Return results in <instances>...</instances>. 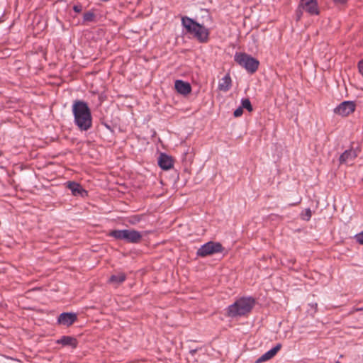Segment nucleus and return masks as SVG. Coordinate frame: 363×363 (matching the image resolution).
<instances>
[{
    "label": "nucleus",
    "instance_id": "24",
    "mask_svg": "<svg viewBox=\"0 0 363 363\" xmlns=\"http://www.w3.org/2000/svg\"><path fill=\"white\" fill-rule=\"evenodd\" d=\"M358 68L360 74L363 76V60H361L358 64Z\"/></svg>",
    "mask_w": 363,
    "mask_h": 363
},
{
    "label": "nucleus",
    "instance_id": "26",
    "mask_svg": "<svg viewBox=\"0 0 363 363\" xmlns=\"http://www.w3.org/2000/svg\"><path fill=\"white\" fill-rule=\"evenodd\" d=\"M301 13H297V18L298 19H299L301 18Z\"/></svg>",
    "mask_w": 363,
    "mask_h": 363
},
{
    "label": "nucleus",
    "instance_id": "28",
    "mask_svg": "<svg viewBox=\"0 0 363 363\" xmlns=\"http://www.w3.org/2000/svg\"><path fill=\"white\" fill-rule=\"evenodd\" d=\"M357 311H363V308H357Z\"/></svg>",
    "mask_w": 363,
    "mask_h": 363
},
{
    "label": "nucleus",
    "instance_id": "19",
    "mask_svg": "<svg viewBox=\"0 0 363 363\" xmlns=\"http://www.w3.org/2000/svg\"><path fill=\"white\" fill-rule=\"evenodd\" d=\"M94 19V14L91 11L86 12L83 16V21L85 22H91Z\"/></svg>",
    "mask_w": 363,
    "mask_h": 363
},
{
    "label": "nucleus",
    "instance_id": "27",
    "mask_svg": "<svg viewBox=\"0 0 363 363\" xmlns=\"http://www.w3.org/2000/svg\"><path fill=\"white\" fill-rule=\"evenodd\" d=\"M137 221H138V220H135L134 221H131L132 223H135Z\"/></svg>",
    "mask_w": 363,
    "mask_h": 363
},
{
    "label": "nucleus",
    "instance_id": "4",
    "mask_svg": "<svg viewBox=\"0 0 363 363\" xmlns=\"http://www.w3.org/2000/svg\"><path fill=\"white\" fill-rule=\"evenodd\" d=\"M234 60L251 74L257 70L259 65L257 60L245 52H236L234 55Z\"/></svg>",
    "mask_w": 363,
    "mask_h": 363
},
{
    "label": "nucleus",
    "instance_id": "21",
    "mask_svg": "<svg viewBox=\"0 0 363 363\" xmlns=\"http://www.w3.org/2000/svg\"><path fill=\"white\" fill-rule=\"evenodd\" d=\"M242 113H243L242 107L240 106L235 110L233 115L235 117H240L242 115Z\"/></svg>",
    "mask_w": 363,
    "mask_h": 363
},
{
    "label": "nucleus",
    "instance_id": "16",
    "mask_svg": "<svg viewBox=\"0 0 363 363\" xmlns=\"http://www.w3.org/2000/svg\"><path fill=\"white\" fill-rule=\"evenodd\" d=\"M231 78L229 74L224 76L218 83V89L223 91H228L231 87Z\"/></svg>",
    "mask_w": 363,
    "mask_h": 363
},
{
    "label": "nucleus",
    "instance_id": "7",
    "mask_svg": "<svg viewBox=\"0 0 363 363\" xmlns=\"http://www.w3.org/2000/svg\"><path fill=\"white\" fill-rule=\"evenodd\" d=\"M355 108L356 105L354 101H345L334 109V113L343 117L347 116L355 111Z\"/></svg>",
    "mask_w": 363,
    "mask_h": 363
},
{
    "label": "nucleus",
    "instance_id": "2",
    "mask_svg": "<svg viewBox=\"0 0 363 363\" xmlns=\"http://www.w3.org/2000/svg\"><path fill=\"white\" fill-rule=\"evenodd\" d=\"M182 25L186 32L192 35L199 42L201 43L208 42L209 30L204 26L188 16L182 17Z\"/></svg>",
    "mask_w": 363,
    "mask_h": 363
},
{
    "label": "nucleus",
    "instance_id": "10",
    "mask_svg": "<svg viewBox=\"0 0 363 363\" xmlns=\"http://www.w3.org/2000/svg\"><path fill=\"white\" fill-rule=\"evenodd\" d=\"M77 316L75 313H62L59 315L57 321L60 324L69 326L72 325L77 320Z\"/></svg>",
    "mask_w": 363,
    "mask_h": 363
},
{
    "label": "nucleus",
    "instance_id": "17",
    "mask_svg": "<svg viewBox=\"0 0 363 363\" xmlns=\"http://www.w3.org/2000/svg\"><path fill=\"white\" fill-rule=\"evenodd\" d=\"M57 343L62 345H70L72 347H76L77 341L74 337L70 336H63L57 341Z\"/></svg>",
    "mask_w": 363,
    "mask_h": 363
},
{
    "label": "nucleus",
    "instance_id": "23",
    "mask_svg": "<svg viewBox=\"0 0 363 363\" xmlns=\"http://www.w3.org/2000/svg\"><path fill=\"white\" fill-rule=\"evenodd\" d=\"M73 10L76 13H80L82 11V6L81 5H74L73 7Z\"/></svg>",
    "mask_w": 363,
    "mask_h": 363
},
{
    "label": "nucleus",
    "instance_id": "6",
    "mask_svg": "<svg viewBox=\"0 0 363 363\" xmlns=\"http://www.w3.org/2000/svg\"><path fill=\"white\" fill-rule=\"evenodd\" d=\"M223 247L220 242L210 241L203 245L197 251V255L205 257L216 253L222 252Z\"/></svg>",
    "mask_w": 363,
    "mask_h": 363
},
{
    "label": "nucleus",
    "instance_id": "25",
    "mask_svg": "<svg viewBox=\"0 0 363 363\" xmlns=\"http://www.w3.org/2000/svg\"><path fill=\"white\" fill-rule=\"evenodd\" d=\"M337 4H345L347 3V0H333Z\"/></svg>",
    "mask_w": 363,
    "mask_h": 363
},
{
    "label": "nucleus",
    "instance_id": "5",
    "mask_svg": "<svg viewBox=\"0 0 363 363\" xmlns=\"http://www.w3.org/2000/svg\"><path fill=\"white\" fill-rule=\"evenodd\" d=\"M109 235L116 239L133 243L139 242L142 238L140 233L135 230H115L111 231Z\"/></svg>",
    "mask_w": 363,
    "mask_h": 363
},
{
    "label": "nucleus",
    "instance_id": "15",
    "mask_svg": "<svg viewBox=\"0 0 363 363\" xmlns=\"http://www.w3.org/2000/svg\"><path fill=\"white\" fill-rule=\"evenodd\" d=\"M126 275L123 272H118L111 275L109 278L108 282L115 286H118L125 281Z\"/></svg>",
    "mask_w": 363,
    "mask_h": 363
},
{
    "label": "nucleus",
    "instance_id": "12",
    "mask_svg": "<svg viewBox=\"0 0 363 363\" xmlns=\"http://www.w3.org/2000/svg\"><path fill=\"white\" fill-rule=\"evenodd\" d=\"M281 345L277 344L274 347L272 348L267 352H265L264 354H262L260 357H259L256 360V363H262L264 362L268 361L271 359H272L277 352L281 350Z\"/></svg>",
    "mask_w": 363,
    "mask_h": 363
},
{
    "label": "nucleus",
    "instance_id": "14",
    "mask_svg": "<svg viewBox=\"0 0 363 363\" xmlns=\"http://www.w3.org/2000/svg\"><path fill=\"white\" fill-rule=\"evenodd\" d=\"M357 156V155L354 150H347L340 155L339 160L341 164H350L353 162Z\"/></svg>",
    "mask_w": 363,
    "mask_h": 363
},
{
    "label": "nucleus",
    "instance_id": "9",
    "mask_svg": "<svg viewBox=\"0 0 363 363\" xmlns=\"http://www.w3.org/2000/svg\"><path fill=\"white\" fill-rule=\"evenodd\" d=\"M299 8H301L310 15H318L319 13L317 0H301Z\"/></svg>",
    "mask_w": 363,
    "mask_h": 363
},
{
    "label": "nucleus",
    "instance_id": "1",
    "mask_svg": "<svg viewBox=\"0 0 363 363\" xmlns=\"http://www.w3.org/2000/svg\"><path fill=\"white\" fill-rule=\"evenodd\" d=\"M74 123L81 131H87L92 126V116L86 102L76 100L72 106Z\"/></svg>",
    "mask_w": 363,
    "mask_h": 363
},
{
    "label": "nucleus",
    "instance_id": "3",
    "mask_svg": "<svg viewBox=\"0 0 363 363\" xmlns=\"http://www.w3.org/2000/svg\"><path fill=\"white\" fill-rule=\"evenodd\" d=\"M255 306V300L252 298H241L227 308V316L237 318L247 315Z\"/></svg>",
    "mask_w": 363,
    "mask_h": 363
},
{
    "label": "nucleus",
    "instance_id": "22",
    "mask_svg": "<svg viewBox=\"0 0 363 363\" xmlns=\"http://www.w3.org/2000/svg\"><path fill=\"white\" fill-rule=\"evenodd\" d=\"M356 240L361 245H363V231L355 235Z\"/></svg>",
    "mask_w": 363,
    "mask_h": 363
},
{
    "label": "nucleus",
    "instance_id": "8",
    "mask_svg": "<svg viewBox=\"0 0 363 363\" xmlns=\"http://www.w3.org/2000/svg\"><path fill=\"white\" fill-rule=\"evenodd\" d=\"M65 184L72 196L77 198H84L87 196V191L80 184L75 182H67Z\"/></svg>",
    "mask_w": 363,
    "mask_h": 363
},
{
    "label": "nucleus",
    "instance_id": "11",
    "mask_svg": "<svg viewBox=\"0 0 363 363\" xmlns=\"http://www.w3.org/2000/svg\"><path fill=\"white\" fill-rule=\"evenodd\" d=\"M158 164L161 169L164 170H169L173 167L174 161L172 157L164 153H162L158 159Z\"/></svg>",
    "mask_w": 363,
    "mask_h": 363
},
{
    "label": "nucleus",
    "instance_id": "18",
    "mask_svg": "<svg viewBox=\"0 0 363 363\" xmlns=\"http://www.w3.org/2000/svg\"><path fill=\"white\" fill-rule=\"evenodd\" d=\"M241 107H242V109H247L249 112L253 110L251 102L248 99H242L241 100Z\"/></svg>",
    "mask_w": 363,
    "mask_h": 363
},
{
    "label": "nucleus",
    "instance_id": "20",
    "mask_svg": "<svg viewBox=\"0 0 363 363\" xmlns=\"http://www.w3.org/2000/svg\"><path fill=\"white\" fill-rule=\"evenodd\" d=\"M311 211L309 208H306L303 213H301V218L303 220H308L311 217Z\"/></svg>",
    "mask_w": 363,
    "mask_h": 363
},
{
    "label": "nucleus",
    "instance_id": "13",
    "mask_svg": "<svg viewBox=\"0 0 363 363\" xmlns=\"http://www.w3.org/2000/svg\"><path fill=\"white\" fill-rule=\"evenodd\" d=\"M174 87L178 93L184 96L189 94L191 91L190 84L180 79L175 81Z\"/></svg>",
    "mask_w": 363,
    "mask_h": 363
}]
</instances>
